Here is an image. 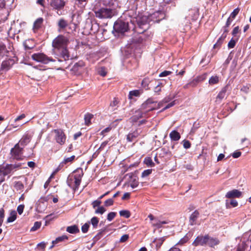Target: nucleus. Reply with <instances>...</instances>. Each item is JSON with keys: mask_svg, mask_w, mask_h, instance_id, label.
<instances>
[{"mask_svg": "<svg viewBox=\"0 0 251 251\" xmlns=\"http://www.w3.org/2000/svg\"><path fill=\"white\" fill-rule=\"evenodd\" d=\"M76 46V42L64 37V60H72L77 57V52L74 47Z\"/></svg>", "mask_w": 251, "mask_h": 251, "instance_id": "1", "label": "nucleus"}, {"mask_svg": "<svg viewBox=\"0 0 251 251\" xmlns=\"http://www.w3.org/2000/svg\"><path fill=\"white\" fill-rule=\"evenodd\" d=\"M82 176V173L79 174H71L69 175L67 179L68 185L73 190H75L76 189H78L80 184Z\"/></svg>", "mask_w": 251, "mask_h": 251, "instance_id": "2", "label": "nucleus"}, {"mask_svg": "<svg viewBox=\"0 0 251 251\" xmlns=\"http://www.w3.org/2000/svg\"><path fill=\"white\" fill-rule=\"evenodd\" d=\"M95 16L99 19H110L116 14L114 9L100 8L94 11Z\"/></svg>", "mask_w": 251, "mask_h": 251, "instance_id": "3", "label": "nucleus"}, {"mask_svg": "<svg viewBox=\"0 0 251 251\" xmlns=\"http://www.w3.org/2000/svg\"><path fill=\"white\" fill-rule=\"evenodd\" d=\"M21 164H5L0 166V172L3 175V176L12 174L17 169L20 168Z\"/></svg>", "mask_w": 251, "mask_h": 251, "instance_id": "4", "label": "nucleus"}, {"mask_svg": "<svg viewBox=\"0 0 251 251\" xmlns=\"http://www.w3.org/2000/svg\"><path fill=\"white\" fill-rule=\"evenodd\" d=\"M17 61V58L14 55L7 57L1 63L0 75L2 74V72H6L10 70Z\"/></svg>", "mask_w": 251, "mask_h": 251, "instance_id": "5", "label": "nucleus"}, {"mask_svg": "<svg viewBox=\"0 0 251 251\" xmlns=\"http://www.w3.org/2000/svg\"><path fill=\"white\" fill-rule=\"evenodd\" d=\"M137 25H136L134 28L135 32L139 34L149 33L147 31V29L149 28V24L147 21H143L142 20H136Z\"/></svg>", "mask_w": 251, "mask_h": 251, "instance_id": "6", "label": "nucleus"}, {"mask_svg": "<svg viewBox=\"0 0 251 251\" xmlns=\"http://www.w3.org/2000/svg\"><path fill=\"white\" fill-rule=\"evenodd\" d=\"M31 58L38 62L43 64H48L50 61H52L53 59L48 57L43 53H34L31 55Z\"/></svg>", "mask_w": 251, "mask_h": 251, "instance_id": "7", "label": "nucleus"}, {"mask_svg": "<svg viewBox=\"0 0 251 251\" xmlns=\"http://www.w3.org/2000/svg\"><path fill=\"white\" fill-rule=\"evenodd\" d=\"M23 148L20 147L19 144L15 145L14 147L11 150V154L13 159L16 160H22Z\"/></svg>", "mask_w": 251, "mask_h": 251, "instance_id": "8", "label": "nucleus"}, {"mask_svg": "<svg viewBox=\"0 0 251 251\" xmlns=\"http://www.w3.org/2000/svg\"><path fill=\"white\" fill-rule=\"evenodd\" d=\"M114 28L116 32L124 33L128 29V23L121 20L117 21L114 24Z\"/></svg>", "mask_w": 251, "mask_h": 251, "instance_id": "9", "label": "nucleus"}, {"mask_svg": "<svg viewBox=\"0 0 251 251\" xmlns=\"http://www.w3.org/2000/svg\"><path fill=\"white\" fill-rule=\"evenodd\" d=\"M52 47L54 50L56 51H60V54L63 53V35H59L56 37L52 41Z\"/></svg>", "mask_w": 251, "mask_h": 251, "instance_id": "10", "label": "nucleus"}, {"mask_svg": "<svg viewBox=\"0 0 251 251\" xmlns=\"http://www.w3.org/2000/svg\"><path fill=\"white\" fill-rule=\"evenodd\" d=\"M50 5L59 16L63 13V0H52Z\"/></svg>", "mask_w": 251, "mask_h": 251, "instance_id": "11", "label": "nucleus"}, {"mask_svg": "<svg viewBox=\"0 0 251 251\" xmlns=\"http://www.w3.org/2000/svg\"><path fill=\"white\" fill-rule=\"evenodd\" d=\"M208 239V234L205 235H200L197 237L195 240L192 243V245L195 246H203L207 245V240Z\"/></svg>", "mask_w": 251, "mask_h": 251, "instance_id": "12", "label": "nucleus"}, {"mask_svg": "<svg viewBox=\"0 0 251 251\" xmlns=\"http://www.w3.org/2000/svg\"><path fill=\"white\" fill-rule=\"evenodd\" d=\"M228 91H230L229 85V84H226L222 88L218 93L216 98V101L220 102L223 99L228 96L229 94L227 93Z\"/></svg>", "mask_w": 251, "mask_h": 251, "instance_id": "13", "label": "nucleus"}, {"mask_svg": "<svg viewBox=\"0 0 251 251\" xmlns=\"http://www.w3.org/2000/svg\"><path fill=\"white\" fill-rule=\"evenodd\" d=\"M126 176H128L129 178V183H130V186L132 188H135L138 186V177L136 175L131 173L126 174Z\"/></svg>", "mask_w": 251, "mask_h": 251, "instance_id": "14", "label": "nucleus"}, {"mask_svg": "<svg viewBox=\"0 0 251 251\" xmlns=\"http://www.w3.org/2000/svg\"><path fill=\"white\" fill-rule=\"evenodd\" d=\"M145 112L140 109H138L135 112V114L130 118V121L131 123H136L138 120L145 117Z\"/></svg>", "mask_w": 251, "mask_h": 251, "instance_id": "15", "label": "nucleus"}, {"mask_svg": "<svg viewBox=\"0 0 251 251\" xmlns=\"http://www.w3.org/2000/svg\"><path fill=\"white\" fill-rule=\"evenodd\" d=\"M242 195L241 192L237 189H233L231 191H228L226 195V197L227 198H240Z\"/></svg>", "mask_w": 251, "mask_h": 251, "instance_id": "16", "label": "nucleus"}, {"mask_svg": "<svg viewBox=\"0 0 251 251\" xmlns=\"http://www.w3.org/2000/svg\"><path fill=\"white\" fill-rule=\"evenodd\" d=\"M141 35H139L138 37H137L136 39H134V42L135 43H141L144 41H145L146 40L149 39L151 35V32L150 33H143L141 34Z\"/></svg>", "mask_w": 251, "mask_h": 251, "instance_id": "17", "label": "nucleus"}, {"mask_svg": "<svg viewBox=\"0 0 251 251\" xmlns=\"http://www.w3.org/2000/svg\"><path fill=\"white\" fill-rule=\"evenodd\" d=\"M10 51L7 50L6 46L2 43H0V56L5 55L6 57L10 56Z\"/></svg>", "mask_w": 251, "mask_h": 251, "instance_id": "18", "label": "nucleus"}, {"mask_svg": "<svg viewBox=\"0 0 251 251\" xmlns=\"http://www.w3.org/2000/svg\"><path fill=\"white\" fill-rule=\"evenodd\" d=\"M66 231L73 234L78 233L80 232L78 226L76 225L68 226L66 227Z\"/></svg>", "mask_w": 251, "mask_h": 251, "instance_id": "19", "label": "nucleus"}, {"mask_svg": "<svg viewBox=\"0 0 251 251\" xmlns=\"http://www.w3.org/2000/svg\"><path fill=\"white\" fill-rule=\"evenodd\" d=\"M31 138V137L30 135H29L28 134H25L20 140L18 144H19V145H21V146L24 147L25 145H26L28 143L30 142Z\"/></svg>", "mask_w": 251, "mask_h": 251, "instance_id": "20", "label": "nucleus"}, {"mask_svg": "<svg viewBox=\"0 0 251 251\" xmlns=\"http://www.w3.org/2000/svg\"><path fill=\"white\" fill-rule=\"evenodd\" d=\"M220 243L219 240L217 238L211 237L208 235V239L207 240V245L210 247H214L215 246Z\"/></svg>", "mask_w": 251, "mask_h": 251, "instance_id": "21", "label": "nucleus"}, {"mask_svg": "<svg viewBox=\"0 0 251 251\" xmlns=\"http://www.w3.org/2000/svg\"><path fill=\"white\" fill-rule=\"evenodd\" d=\"M44 21L43 18H39L36 20L33 24V29L35 30H38L42 27Z\"/></svg>", "mask_w": 251, "mask_h": 251, "instance_id": "22", "label": "nucleus"}, {"mask_svg": "<svg viewBox=\"0 0 251 251\" xmlns=\"http://www.w3.org/2000/svg\"><path fill=\"white\" fill-rule=\"evenodd\" d=\"M139 136V133L137 130L131 133H129L126 137L127 141L131 142L134 141Z\"/></svg>", "mask_w": 251, "mask_h": 251, "instance_id": "23", "label": "nucleus"}, {"mask_svg": "<svg viewBox=\"0 0 251 251\" xmlns=\"http://www.w3.org/2000/svg\"><path fill=\"white\" fill-rule=\"evenodd\" d=\"M169 136L171 140L175 141H177L180 138V135L179 133L176 130H173L171 131Z\"/></svg>", "mask_w": 251, "mask_h": 251, "instance_id": "24", "label": "nucleus"}, {"mask_svg": "<svg viewBox=\"0 0 251 251\" xmlns=\"http://www.w3.org/2000/svg\"><path fill=\"white\" fill-rule=\"evenodd\" d=\"M13 187L17 191H23L24 189V185L20 181H15Z\"/></svg>", "mask_w": 251, "mask_h": 251, "instance_id": "25", "label": "nucleus"}, {"mask_svg": "<svg viewBox=\"0 0 251 251\" xmlns=\"http://www.w3.org/2000/svg\"><path fill=\"white\" fill-rule=\"evenodd\" d=\"M142 93V91L140 90H134L130 91L128 94V99H132L133 97H138Z\"/></svg>", "mask_w": 251, "mask_h": 251, "instance_id": "26", "label": "nucleus"}, {"mask_svg": "<svg viewBox=\"0 0 251 251\" xmlns=\"http://www.w3.org/2000/svg\"><path fill=\"white\" fill-rule=\"evenodd\" d=\"M189 13L188 16L191 17L192 19H195L198 17L199 10L197 8L191 9L189 10Z\"/></svg>", "mask_w": 251, "mask_h": 251, "instance_id": "27", "label": "nucleus"}, {"mask_svg": "<svg viewBox=\"0 0 251 251\" xmlns=\"http://www.w3.org/2000/svg\"><path fill=\"white\" fill-rule=\"evenodd\" d=\"M225 39V35H222L221 37L218 39L217 42L214 45L213 48L218 49H220Z\"/></svg>", "mask_w": 251, "mask_h": 251, "instance_id": "28", "label": "nucleus"}, {"mask_svg": "<svg viewBox=\"0 0 251 251\" xmlns=\"http://www.w3.org/2000/svg\"><path fill=\"white\" fill-rule=\"evenodd\" d=\"M75 155H72L71 156H67L66 155L64 157V164L69 165L72 164L75 160Z\"/></svg>", "mask_w": 251, "mask_h": 251, "instance_id": "29", "label": "nucleus"}, {"mask_svg": "<svg viewBox=\"0 0 251 251\" xmlns=\"http://www.w3.org/2000/svg\"><path fill=\"white\" fill-rule=\"evenodd\" d=\"M141 110L145 112V114H146L147 113L150 111H151L154 109L155 108L152 107L151 105L146 104L144 107H143V103L141 105V108H140Z\"/></svg>", "mask_w": 251, "mask_h": 251, "instance_id": "30", "label": "nucleus"}, {"mask_svg": "<svg viewBox=\"0 0 251 251\" xmlns=\"http://www.w3.org/2000/svg\"><path fill=\"white\" fill-rule=\"evenodd\" d=\"M117 0H100V3L105 6H113Z\"/></svg>", "mask_w": 251, "mask_h": 251, "instance_id": "31", "label": "nucleus"}, {"mask_svg": "<svg viewBox=\"0 0 251 251\" xmlns=\"http://www.w3.org/2000/svg\"><path fill=\"white\" fill-rule=\"evenodd\" d=\"M153 222L152 223V225L153 226L155 227V230L156 229H158L162 226L163 224H167V222L165 221H163L161 222L160 221H152Z\"/></svg>", "mask_w": 251, "mask_h": 251, "instance_id": "32", "label": "nucleus"}, {"mask_svg": "<svg viewBox=\"0 0 251 251\" xmlns=\"http://www.w3.org/2000/svg\"><path fill=\"white\" fill-rule=\"evenodd\" d=\"M151 82L150 79L149 77H147L144 78L141 83V85L143 88L145 89L148 90L149 89V85Z\"/></svg>", "mask_w": 251, "mask_h": 251, "instance_id": "33", "label": "nucleus"}, {"mask_svg": "<svg viewBox=\"0 0 251 251\" xmlns=\"http://www.w3.org/2000/svg\"><path fill=\"white\" fill-rule=\"evenodd\" d=\"M93 115L90 113H87L85 115L84 120L85 124L87 126H89L91 124V120L93 118Z\"/></svg>", "mask_w": 251, "mask_h": 251, "instance_id": "34", "label": "nucleus"}, {"mask_svg": "<svg viewBox=\"0 0 251 251\" xmlns=\"http://www.w3.org/2000/svg\"><path fill=\"white\" fill-rule=\"evenodd\" d=\"M219 79L218 76H212L209 80V83L211 85H214L217 84L219 82Z\"/></svg>", "mask_w": 251, "mask_h": 251, "instance_id": "35", "label": "nucleus"}, {"mask_svg": "<svg viewBox=\"0 0 251 251\" xmlns=\"http://www.w3.org/2000/svg\"><path fill=\"white\" fill-rule=\"evenodd\" d=\"M119 214L121 216L126 219L129 218L130 216V212L127 210H121L119 212Z\"/></svg>", "mask_w": 251, "mask_h": 251, "instance_id": "36", "label": "nucleus"}, {"mask_svg": "<svg viewBox=\"0 0 251 251\" xmlns=\"http://www.w3.org/2000/svg\"><path fill=\"white\" fill-rule=\"evenodd\" d=\"M17 218V212L15 210H11L9 211V216L7 220H16Z\"/></svg>", "mask_w": 251, "mask_h": 251, "instance_id": "37", "label": "nucleus"}, {"mask_svg": "<svg viewBox=\"0 0 251 251\" xmlns=\"http://www.w3.org/2000/svg\"><path fill=\"white\" fill-rule=\"evenodd\" d=\"M144 162L149 167H153L154 166V163L150 157H146L144 159Z\"/></svg>", "mask_w": 251, "mask_h": 251, "instance_id": "38", "label": "nucleus"}, {"mask_svg": "<svg viewBox=\"0 0 251 251\" xmlns=\"http://www.w3.org/2000/svg\"><path fill=\"white\" fill-rule=\"evenodd\" d=\"M108 143V141H105L103 142L101 144V145H100V147H99V148L97 150V151H96L95 154L96 153H97L98 154L100 153V152L101 151H102L104 149V148L106 147V146L107 145Z\"/></svg>", "mask_w": 251, "mask_h": 251, "instance_id": "39", "label": "nucleus"}, {"mask_svg": "<svg viewBox=\"0 0 251 251\" xmlns=\"http://www.w3.org/2000/svg\"><path fill=\"white\" fill-rule=\"evenodd\" d=\"M41 226V222L37 221L36 222L33 227L30 229V231H35L38 229Z\"/></svg>", "mask_w": 251, "mask_h": 251, "instance_id": "40", "label": "nucleus"}, {"mask_svg": "<svg viewBox=\"0 0 251 251\" xmlns=\"http://www.w3.org/2000/svg\"><path fill=\"white\" fill-rule=\"evenodd\" d=\"M90 222H89L88 223H85L81 227V231L83 233H87L88 231L89 226H90Z\"/></svg>", "mask_w": 251, "mask_h": 251, "instance_id": "41", "label": "nucleus"}, {"mask_svg": "<svg viewBox=\"0 0 251 251\" xmlns=\"http://www.w3.org/2000/svg\"><path fill=\"white\" fill-rule=\"evenodd\" d=\"M163 87V83L159 82L156 86L154 88V92L156 93L159 94L161 91V88Z\"/></svg>", "mask_w": 251, "mask_h": 251, "instance_id": "42", "label": "nucleus"}, {"mask_svg": "<svg viewBox=\"0 0 251 251\" xmlns=\"http://www.w3.org/2000/svg\"><path fill=\"white\" fill-rule=\"evenodd\" d=\"M120 101L118 100V98H114L113 100L110 102V107L113 108L115 106H117L118 104L119 103Z\"/></svg>", "mask_w": 251, "mask_h": 251, "instance_id": "43", "label": "nucleus"}, {"mask_svg": "<svg viewBox=\"0 0 251 251\" xmlns=\"http://www.w3.org/2000/svg\"><path fill=\"white\" fill-rule=\"evenodd\" d=\"M200 213L198 210H195L191 215L190 220H195L199 218Z\"/></svg>", "mask_w": 251, "mask_h": 251, "instance_id": "44", "label": "nucleus"}, {"mask_svg": "<svg viewBox=\"0 0 251 251\" xmlns=\"http://www.w3.org/2000/svg\"><path fill=\"white\" fill-rule=\"evenodd\" d=\"M63 241V236L57 237L55 240L52 241V246L50 247V248H52L53 246H54L56 244L59 242H61Z\"/></svg>", "mask_w": 251, "mask_h": 251, "instance_id": "45", "label": "nucleus"}, {"mask_svg": "<svg viewBox=\"0 0 251 251\" xmlns=\"http://www.w3.org/2000/svg\"><path fill=\"white\" fill-rule=\"evenodd\" d=\"M189 240V237L187 236V235H185L184 237H183L182 238H181L179 241V242L176 244V245H183L184 243H186L187 242H188V241Z\"/></svg>", "mask_w": 251, "mask_h": 251, "instance_id": "46", "label": "nucleus"}, {"mask_svg": "<svg viewBox=\"0 0 251 251\" xmlns=\"http://www.w3.org/2000/svg\"><path fill=\"white\" fill-rule=\"evenodd\" d=\"M226 204L227 206H229L228 204H229L232 207H234L238 205V202L235 200H231L229 202L227 201Z\"/></svg>", "mask_w": 251, "mask_h": 251, "instance_id": "47", "label": "nucleus"}, {"mask_svg": "<svg viewBox=\"0 0 251 251\" xmlns=\"http://www.w3.org/2000/svg\"><path fill=\"white\" fill-rule=\"evenodd\" d=\"M237 41L234 40L233 38H232L229 42L228 43L227 46L229 49H232L236 45Z\"/></svg>", "mask_w": 251, "mask_h": 251, "instance_id": "48", "label": "nucleus"}, {"mask_svg": "<svg viewBox=\"0 0 251 251\" xmlns=\"http://www.w3.org/2000/svg\"><path fill=\"white\" fill-rule=\"evenodd\" d=\"M240 11V9L239 8H237L235 9L230 14V17L232 18V19H234L236 16L238 15Z\"/></svg>", "mask_w": 251, "mask_h": 251, "instance_id": "49", "label": "nucleus"}, {"mask_svg": "<svg viewBox=\"0 0 251 251\" xmlns=\"http://www.w3.org/2000/svg\"><path fill=\"white\" fill-rule=\"evenodd\" d=\"M84 66V63L83 61H79L78 62L76 63L73 69L75 70L78 69V67H82Z\"/></svg>", "mask_w": 251, "mask_h": 251, "instance_id": "50", "label": "nucleus"}, {"mask_svg": "<svg viewBox=\"0 0 251 251\" xmlns=\"http://www.w3.org/2000/svg\"><path fill=\"white\" fill-rule=\"evenodd\" d=\"M152 172V169H147L146 170H144L142 173L141 176L142 177H146L149 176Z\"/></svg>", "mask_w": 251, "mask_h": 251, "instance_id": "51", "label": "nucleus"}, {"mask_svg": "<svg viewBox=\"0 0 251 251\" xmlns=\"http://www.w3.org/2000/svg\"><path fill=\"white\" fill-rule=\"evenodd\" d=\"M182 142H183V147L185 149H188L191 147V143L188 140H184L182 141Z\"/></svg>", "mask_w": 251, "mask_h": 251, "instance_id": "52", "label": "nucleus"}, {"mask_svg": "<svg viewBox=\"0 0 251 251\" xmlns=\"http://www.w3.org/2000/svg\"><path fill=\"white\" fill-rule=\"evenodd\" d=\"M173 99V98L171 97H167L165 98L161 102H160L158 103V106L160 107L162 103H168L170 101Z\"/></svg>", "mask_w": 251, "mask_h": 251, "instance_id": "53", "label": "nucleus"}, {"mask_svg": "<svg viewBox=\"0 0 251 251\" xmlns=\"http://www.w3.org/2000/svg\"><path fill=\"white\" fill-rule=\"evenodd\" d=\"M250 86H251L250 84H247L246 86H243L241 88V91L242 92H244L246 94H247L249 92V89H250Z\"/></svg>", "mask_w": 251, "mask_h": 251, "instance_id": "54", "label": "nucleus"}, {"mask_svg": "<svg viewBox=\"0 0 251 251\" xmlns=\"http://www.w3.org/2000/svg\"><path fill=\"white\" fill-rule=\"evenodd\" d=\"M165 238L164 237H162L156 241V247L160 248L163 243L165 241Z\"/></svg>", "mask_w": 251, "mask_h": 251, "instance_id": "55", "label": "nucleus"}, {"mask_svg": "<svg viewBox=\"0 0 251 251\" xmlns=\"http://www.w3.org/2000/svg\"><path fill=\"white\" fill-rule=\"evenodd\" d=\"M24 208V204H20L18 206L17 211L19 215H21L23 213Z\"/></svg>", "mask_w": 251, "mask_h": 251, "instance_id": "56", "label": "nucleus"}, {"mask_svg": "<svg viewBox=\"0 0 251 251\" xmlns=\"http://www.w3.org/2000/svg\"><path fill=\"white\" fill-rule=\"evenodd\" d=\"M172 73V72L169 71H164L162 72H161L159 75V77H164L166 76L167 75H170Z\"/></svg>", "mask_w": 251, "mask_h": 251, "instance_id": "57", "label": "nucleus"}, {"mask_svg": "<svg viewBox=\"0 0 251 251\" xmlns=\"http://www.w3.org/2000/svg\"><path fill=\"white\" fill-rule=\"evenodd\" d=\"M56 140L57 143L61 145V143L63 142V135H62V134H59V133L57 132V135L56 137Z\"/></svg>", "mask_w": 251, "mask_h": 251, "instance_id": "58", "label": "nucleus"}, {"mask_svg": "<svg viewBox=\"0 0 251 251\" xmlns=\"http://www.w3.org/2000/svg\"><path fill=\"white\" fill-rule=\"evenodd\" d=\"M99 74L102 76H105L107 74V72L104 67H101L99 71Z\"/></svg>", "mask_w": 251, "mask_h": 251, "instance_id": "59", "label": "nucleus"}, {"mask_svg": "<svg viewBox=\"0 0 251 251\" xmlns=\"http://www.w3.org/2000/svg\"><path fill=\"white\" fill-rule=\"evenodd\" d=\"M114 201L112 199H109L104 202V204L106 206H109L113 204Z\"/></svg>", "mask_w": 251, "mask_h": 251, "instance_id": "60", "label": "nucleus"}, {"mask_svg": "<svg viewBox=\"0 0 251 251\" xmlns=\"http://www.w3.org/2000/svg\"><path fill=\"white\" fill-rule=\"evenodd\" d=\"M155 102L153 100L152 98H149L143 103V107H144L146 104L151 105V104H153Z\"/></svg>", "mask_w": 251, "mask_h": 251, "instance_id": "61", "label": "nucleus"}, {"mask_svg": "<svg viewBox=\"0 0 251 251\" xmlns=\"http://www.w3.org/2000/svg\"><path fill=\"white\" fill-rule=\"evenodd\" d=\"M129 238V235L128 234H124L123 235L120 239V242L121 243H124Z\"/></svg>", "mask_w": 251, "mask_h": 251, "instance_id": "62", "label": "nucleus"}, {"mask_svg": "<svg viewBox=\"0 0 251 251\" xmlns=\"http://www.w3.org/2000/svg\"><path fill=\"white\" fill-rule=\"evenodd\" d=\"M240 29H239V26H237L236 27H235L232 31V35L233 36H236V35L239 33L240 32Z\"/></svg>", "mask_w": 251, "mask_h": 251, "instance_id": "63", "label": "nucleus"}, {"mask_svg": "<svg viewBox=\"0 0 251 251\" xmlns=\"http://www.w3.org/2000/svg\"><path fill=\"white\" fill-rule=\"evenodd\" d=\"M116 215V213L114 212H110L107 215V220H112L113 219Z\"/></svg>", "mask_w": 251, "mask_h": 251, "instance_id": "64", "label": "nucleus"}]
</instances>
